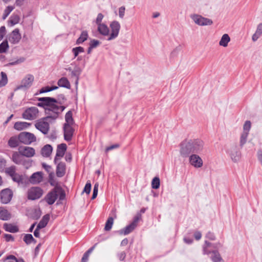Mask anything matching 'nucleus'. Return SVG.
I'll return each mask as SVG.
<instances>
[{"label":"nucleus","mask_w":262,"mask_h":262,"mask_svg":"<svg viewBox=\"0 0 262 262\" xmlns=\"http://www.w3.org/2000/svg\"><path fill=\"white\" fill-rule=\"evenodd\" d=\"M180 154L183 157H188L190 154L200 152L203 148L204 143L200 139L186 140L181 144Z\"/></svg>","instance_id":"f257e3e1"},{"label":"nucleus","mask_w":262,"mask_h":262,"mask_svg":"<svg viewBox=\"0 0 262 262\" xmlns=\"http://www.w3.org/2000/svg\"><path fill=\"white\" fill-rule=\"evenodd\" d=\"M38 100L41 102L38 103L37 106L45 108L46 115H51L54 113L59 114L65 108L63 106L59 105L57 100L53 98L41 97Z\"/></svg>","instance_id":"f03ea898"},{"label":"nucleus","mask_w":262,"mask_h":262,"mask_svg":"<svg viewBox=\"0 0 262 262\" xmlns=\"http://www.w3.org/2000/svg\"><path fill=\"white\" fill-rule=\"evenodd\" d=\"M59 114H53L51 115H47L46 117L38 120L35 124L36 128L44 134H47L49 130V122L51 120H54L58 117Z\"/></svg>","instance_id":"7ed1b4c3"},{"label":"nucleus","mask_w":262,"mask_h":262,"mask_svg":"<svg viewBox=\"0 0 262 262\" xmlns=\"http://www.w3.org/2000/svg\"><path fill=\"white\" fill-rule=\"evenodd\" d=\"M190 17L195 24L200 26H210L213 24L211 19L204 17L198 14H192Z\"/></svg>","instance_id":"20e7f679"},{"label":"nucleus","mask_w":262,"mask_h":262,"mask_svg":"<svg viewBox=\"0 0 262 262\" xmlns=\"http://www.w3.org/2000/svg\"><path fill=\"white\" fill-rule=\"evenodd\" d=\"M141 219V215H138L136 216L133 222L124 228L119 231L120 234L127 235L132 232L137 226L138 222Z\"/></svg>","instance_id":"39448f33"},{"label":"nucleus","mask_w":262,"mask_h":262,"mask_svg":"<svg viewBox=\"0 0 262 262\" xmlns=\"http://www.w3.org/2000/svg\"><path fill=\"white\" fill-rule=\"evenodd\" d=\"M111 33L107 38L108 40H112L117 38L119 35L121 26L117 20H114L110 25Z\"/></svg>","instance_id":"423d86ee"},{"label":"nucleus","mask_w":262,"mask_h":262,"mask_svg":"<svg viewBox=\"0 0 262 262\" xmlns=\"http://www.w3.org/2000/svg\"><path fill=\"white\" fill-rule=\"evenodd\" d=\"M42 194V189L38 187H32L29 189L27 192L28 199L30 200L38 199Z\"/></svg>","instance_id":"0eeeda50"},{"label":"nucleus","mask_w":262,"mask_h":262,"mask_svg":"<svg viewBox=\"0 0 262 262\" xmlns=\"http://www.w3.org/2000/svg\"><path fill=\"white\" fill-rule=\"evenodd\" d=\"M39 111L36 107H31L27 108L22 114L25 119L32 120L38 117Z\"/></svg>","instance_id":"6e6552de"},{"label":"nucleus","mask_w":262,"mask_h":262,"mask_svg":"<svg viewBox=\"0 0 262 262\" xmlns=\"http://www.w3.org/2000/svg\"><path fill=\"white\" fill-rule=\"evenodd\" d=\"M19 141L25 144H30L35 141L36 137L34 134L28 132H22L18 136Z\"/></svg>","instance_id":"1a4fd4ad"},{"label":"nucleus","mask_w":262,"mask_h":262,"mask_svg":"<svg viewBox=\"0 0 262 262\" xmlns=\"http://www.w3.org/2000/svg\"><path fill=\"white\" fill-rule=\"evenodd\" d=\"M189 162L190 164L196 168L203 166V161L202 158L196 154H190L189 156Z\"/></svg>","instance_id":"9d476101"},{"label":"nucleus","mask_w":262,"mask_h":262,"mask_svg":"<svg viewBox=\"0 0 262 262\" xmlns=\"http://www.w3.org/2000/svg\"><path fill=\"white\" fill-rule=\"evenodd\" d=\"M13 196V192L9 188L2 190L0 193L1 201L3 204L9 203Z\"/></svg>","instance_id":"9b49d317"},{"label":"nucleus","mask_w":262,"mask_h":262,"mask_svg":"<svg viewBox=\"0 0 262 262\" xmlns=\"http://www.w3.org/2000/svg\"><path fill=\"white\" fill-rule=\"evenodd\" d=\"M34 78L32 75L28 74L27 75L21 80V83L19 85H18L16 89H28L29 88L32 84V83L34 81Z\"/></svg>","instance_id":"f8f14e48"},{"label":"nucleus","mask_w":262,"mask_h":262,"mask_svg":"<svg viewBox=\"0 0 262 262\" xmlns=\"http://www.w3.org/2000/svg\"><path fill=\"white\" fill-rule=\"evenodd\" d=\"M58 187H55L45 196V200L49 205H52L57 199Z\"/></svg>","instance_id":"ddd939ff"},{"label":"nucleus","mask_w":262,"mask_h":262,"mask_svg":"<svg viewBox=\"0 0 262 262\" xmlns=\"http://www.w3.org/2000/svg\"><path fill=\"white\" fill-rule=\"evenodd\" d=\"M67 145L64 143H62L58 145L56 150V156L54 160L55 163H57L60 158L64 156L67 150Z\"/></svg>","instance_id":"4468645a"},{"label":"nucleus","mask_w":262,"mask_h":262,"mask_svg":"<svg viewBox=\"0 0 262 262\" xmlns=\"http://www.w3.org/2000/svg\"><path fill=\"white\" fill-rule=\"evenodd\" d=\"M19 152L23 156L30 158L34 156L35 154V151L33 147L25 146L19 148Z\"/></svg>","instance_id":"2eb2a0df"},{"label":"nucleus","mask_w":262,"mask_h":262,"mask_svg":"<svg viewBox=\"0 0 262 262\" xmlns=\"http://www.w3.org/2000/svg\"><path fill=\"white\" fill-rule=\"evenodd\" d=\"M228 152L233 162H236L239 160L240 151L236 146H231Z\"/></svg>","instance_id":"dca6fc26"},{"label":"nucleus","mask_w":262,"mask_h":262,"mask_svg":"<svg viewBox=\"0 0 262 262\" xmlns=\"http://www.w3.org/2000/svg\"><path fill=\"white\" fill-rule=\"evenodd\" d=\"M73 125L64 124V138L67 141H71L74 132Z\"/></svg>","instance_id":"f3484780"},{"label":"nucleus","mask_w":262,"mask_h":262,"mask_svg":"<svg viewBox=\"0 0 262 262\" xmlns=\"http://www.w3.org/2000/svg\"><path fill=\"white\" fill-rule=\"evenodd\" d=\"M20 39L21 35L19 32V30L18 29H15L10 35L9 40L11 43L16 44L19 41Z\"/></svg>","instance_id":"a211bd4d"},{"label":"nucleus","mask_w":262,"mask_h":262,"mask_svg":"<svg viewBox=\"0 0 262 262\" xmlns=\"http://www.w3.org/2000/svg\"><path fill=\"white\" fill-rule=\"evenodd\" d=\"M42 173L36 172L34 173L30 178L29 181L32 184H37L42 180Z\"/></svg>","instance_id":"6ab92c4d"},{"label":"nucleus","mask_w":262,"mask_h":262,"mask_svg":"<svg viewBox=\"0 0 262 262\" xmlns=\"http://www.w3.org/2000/svg\"><path fill=\"white\" fill-rule=\"evenodd\" d=\"M66 166L64 162H57L56 175L58 177H62L66 173Z\"/></svg>","instance_id":"aec40b11"},{"label":"nucleus","mask_w":262,"mask_h":262,"mask_svg":"<svg viewBox=\"0 0 262 262\" xmlns=\"http://www.w3.org/2000/svg\"><path fill=\"white\" fill-rule=\"evenodd\" d=\"M11 218V214L4 207H0V219L8 221Z\"/></svg>","instance_id":"412c9836"},{"label":"nucleus","mask_w":262,"mask_h":262,"mask_svg":"<svg viewBox=\"0 0 262 262\" xmlns=\"http://www.w3.org/2000/svg\"><path fill=\"white\" fill-rule=\"evenodd\" d=\"M81 69L80 67L76 66L73 71H72L71 76L72 78H75V84L77 85L78 83L79 77L81 73Z\"/></svg>","instance_id":"4be33fe9"},{"label":"nucleus","mask_w":262,"mask_h":262,"mask_svg":"<svg viewBox=\"0 0 262 262\" xmlns=\"http://www.w3.org/2000/svg\"><path fill=\"white\" fill-rule=\"evenodd\" d=\"M31 125V123L18 121L16 122L14 125V128L17 130H21L28 128Z\"/></svg>","instance_id":"5701e85b"},{"label":"nucleus","mask_w":262,"mask_h":262,"mask_svg":"<svg viewBox=\"0 0 262 262\" xmlns=\"http://www.w3.org/2000/svg\"><path fill=\"white\" fill-rule=\"evenodd\" d=\"M262 35V23L259 24L256 28L255 32L252 36V40L255 42Z\"/></svg>","instance_id":"b1692460"},{"label":"nucleus","mask_w":262,"mask_h":262,"mask_svg":"<svg viewBox=\"0 0 262 262\" xmlns=\"http://www.w3.org/2000/svg\"><path fill=\"white\" fill-rule=\"evenodd\" d=\"M24 158H23V156L21 155L19 152H17L16 151L14 152L12 155L11 160L12 161L16 164L20 165L22 163Z\"/></svg>","instance_id":"393cba45"},{"label":"nucleus","mask_w":262,"mask_h":262,"mask_svg":"<svg viewBox=\"0 0 262 262\" xmlns=\"http://www.w3.org/2000/svg\"><path fill=\"white\" fill-rule=\"evenodd\" d=\"M98 31L102 35L108 36L110 35L109 28L104 24H102L98 26Z\"/></svg>","instance_id":"a878e982"},{"label":"nucleus","mask_w":262,"mask_h":262,"mask_svg":"<svg viewBox=\"0 0 262 262\" xmlns=\"http://www.w3.org/2000/svg\"><path fill=\"white\" fill-rule=\"evenodd\" d=\"M52 150V147L49 144H47L41 149V155L43 157H48L51 154Z\"/></svg>","instance_id":"bb28decb"},{"label":"nucleus","mask_w":262,"mask_h":262,"mask_svg":"<svg viewBox=\"0 0 262 262\" xmlns=\"http://www.w3.org/2000/svg\"><path fill=\"white\" fill-rule=\"evenodd\" d=\"M4 228L6 231L11 233H16L18 231L17 226L12 224H4Z\"/></svg>","instance_id":"cd10ccee"},{"label":"nucleus","mask_w":262,"mask_h":262,"mask_svg":"<svg viewBox=\"0 0 262 262\" xmlns=\"http://www.w3.org/2000/svg\"><path fill=\"white\" fill-rule=\"evenodd\" d=\"M230 37L228 34H224L221 37L219 41L220 46L226 47L228 46V43L230 41Z\"/></svg>","instance_id":"c85d7f7f"},{"label":"nucleus","mask_w":262,"mask_h":262,"mask_svg":"<svg viewBox=\"0 0 262 262\" xmlns=\"http://www.w3.org/2000/svg\"><path fill=\"white\" fill-rule=\"evenodd\" d=\"M60 87H63L67 89H70L71 85L68 79L66 77H62L59 79L57 82Z\"/></svg>","instance_id":"c756f323"},{"label":"nucleus","mask_w":262,"mask_h":262,"mask_svg":"<svg viewBox=\"0 0 262 262\" xmlns=\"http://www.w3.org/2000/svg\"><path fill=\"white\" fill-rule=\"evenodd\" d=\"M49 220L50 215L49 214H46L44 215L37 226L38 228L41 229L45 227L47 225Z\"/></svg>","instance_id":"7c9ffc66"},{"label":"nucleus","mask_w":262,"mask_h":262,"mask_svg":"<svg viewBox=\"0 0 262 262\" xmlns=\"http://www.w3.org/2000/svg\"><path fill=\"white\" fill-rule=\"evenodd\" d=\"M66 123L64 124L73 125L74 123V120L72 117V113L71 111L67 112L65 115Z\"/></svg>","instance_id":"2f4dec72"},{"label":"nucleus","mask_w":262,"mask_h":262,"mask_svg":"<svg viewBox=\"0 0 262 262\" xmlns=\"http://www.w3.org/2000/svg\"><path fill=\"white\" fill-rule=\"evenodd\" d=\"M20 18L19 16L17 14H13L9 18L8 20L9 24H10L11 26H13L17 24H18Z\"/></svg>","instance_id":"473e14b6"},{"label":"nucleus","mask_w":262,"mask_h":262,"mask_svg":"<svg viewBox=\"0 0 262 262\" xmlns=\"http://www.w3.org/2000/svg\"><path fill=\"white\" fill-rule=\"evenodd\" d=\"M88 37V32L86 31L82 32L80 37L77 39L76 44L79 45L85 41Z\"/></svg>","instance_id":"72a5a7b5"},{"label":"nucleus","mask_w":262,"mask_h":262,"mask_svg":"<svg viewBox=\"0 0 262 262\" xmlns=\"http://www.w3.org/2000/svg\"><path fill=\"white\" fill-rule=\"evenodd\" d=\"M213 262H224L221 255L217 251H213L211 257Z\"/></svg>","instance_id":"f704fd0d"},{"label":"nucleus","mask_w":262,"mask_h":262,"mask_svg":"<svg viewBox=\"0 0 262 262\" xmlns=\"http://www.w3.org/2000/svg\"><path fill=\"white\" fill-rule=\"evenodd\" d=\"M24 241L26 244L29 245L32 243H36V241L33 238L31 234H27L24 237Z\"/></svg>","instance_id":"c9c22d12"},{"label":"nucleus","mask_w":262,"mask_h":262,"mask_svg":"<svg viewBox=\"0 0 262 262\" xmlns=\"http://www.w3.org/2000/svg\"><path fill=\"white\" fill-rule=\"evenodd\" d=\"M11 178L13 181L17 183L18 184L23 183V176L19 173H16Z\"/></svg>","instance_id":"e433bc0d"},{"label":"nucleus","mask_w":262,"mask_h":262,"mask_svg":"<svg viewBox=\"0 0 262 262\" xmlns=\"http://www.w3.org/2000/svg\"><path fill=\"white\" fill-rule=\"evenodd\" d=\"M114 223V219L112 217L108 218L105 225L104 229L106 231H109L111 229Z\"/></svg>","instance_id":"4c0bfd02"},{"label":"nucleus","mask_w":262,"mask_h":262,"mask_svg":"<svg viewBox=\"0 0 262 262\" xmlns=\"http://www.w3.org/2000/svg\"><path fill=\"white\" fill-rule=\"evenodd\" d=\"M2 79L0 80V88L5 86L8 82L7 75L4 72L1 73Z\"/></svg>","instance_id":"58836bf2"},{"label":"nucleus","mask_w":262,"mask_h":262,"mask_svg":"<svg viewBox=\"0 0 262 262\" xmlns=\"http://www.w3.org/2000/svg\"><path fill=\"white\" fill-rule=\"evenodd\" d=\"M248 135L249 133L243 132L240 138V145L241 146H243L246 143Z\"/></svg>","instance_id":"ea45409f"},{"label":"nucleus","mask_w":262,"mask_h":262,"mask_svg":"<svg viewBox=\"0 0 262 262\" xmlns=\"http://www.w3.org/2000/svg\"><path fill=\"white\" fill-rule=\"evenodd\" d=\"M160 179L158 177L154 178L151 182L152 188L154 189H158L160 187Z\"/></svg>","instance_id":"a19ab883"},{"label":"nucleus","mask_w":262,"mask_h":262,"mask_svg":"<svg viewBox=\"0 0 262 262\" xmlns=\"http://www.w3.org/2000/svg\"><path fill=\"white\" fill-rule=\"evenodd\" d=\"M72 51L74 54V58H75L78 55L79 53L84 52V50L83 47H78L73 48Z\"/></svg>","instance_id":"79ce46f5"},{"label":"nucleus","mask_w":262,"mask_h":262,"mask_svg":"<svg viewBox=\"0 0 262 262\" xmlns=\"http://www.w3.org/2000/svg\"><path fill=\"white\" fill-rule=\"evenodd\" d=\"M9 48L7 41H4L0 44V53H5Z\"/></svg>","instance_id":"37998d69"},{"label":"nucleus","mask_w":262,"mask_h":262,"mask_svg":"<svg viewBox=\"0 0 262 262\" xmlns=\"http://www.w3.org/2000/svg\"><path fill=\"white\" fill-rule=\"evenodd\" d=\"M6 260H8V262H25L23 259H17L12 255H10L6 257Z\"/></svg>","instance_id":"c03bdc74"},{"label":"nucleus","mask_w":262,"mask_h":262,"mask_svg":"<svg viewBox=\"0 0 262 262\" xmlns=\"http://www.w3.org/2000/svg\"><path fill=\"white\" fill-rule=\"evenodd\" d=\"M16 168L14 166H11L5 169V172L7 173L11 177L14 175L16 172L15 171Z\"/></svg>","instance_id":"a18cd8bd"},{"label":"nucleus","mask_w":262,"mask_h":262,"mask_svg":"<svg viewBox=\"0 0 262 262\" xmlns=\"http://www.w3.org/2000/svg\"><path fill=\"white\" fill-rule=\"evenodd\" d=\"M8 145L11 147H16L18 145L17 139L15 137H11L8 141Z\"/></svg>","instance_id":"49530a36"},{"label":"nucleus","mask_w":262,"mask_h":262,"mask_svg":"<svg viewBox=\"0 0 262 262\" xmlns=\"http://www.w3.org/2000/svg\"><path fill=\"white\" fill-rule=\"evenodd\" d=\"M251 127V123L250 121L247 120L245 121L243 126V132L249 133Z\"/></svg>","instance_id":"de8ad7c7"},{"label":"nucleus","mask_w":262,"mask_h":262,"mask_svg":"<svg viewBox=\"0 0 262 262\" xmlns=\"http://www.w3.org/2000/svg\"><path fill=\"white\" fill-rule=\"evenodd\" d=\"M32 161L24 158L20 165H23L26 169H28L32 166Z\"/></svg>","instance_id":"09e8293b"},{"label":"nucleus","mask_w":262,"mask_h":262,"mask_svg":"<svg viewBox=\"0 0 262 262\" xmlns=\"http://www.w3.org/2000/svg\"><path fill=\"white\" fill-rule=\"evenodd\" d=\"M7 161L2 158L0 157V172H3L6 169Z\"/></svg>","instance_id":"8fccbe9b"},{"label":"nucleus","mask_w":262,"mask_h":262,"mask_svg":"<svg viewBox=\"0 0 262 262\" xmlns=\"http://www.w3.org/2000/svg\"><path fill=\"white\" fill-rule=\"evenodd\" d=\"M13 9L14 8L12 6H8L5 10L3 18L5 19L10 13V12L13 10Z\"/></svg>","instance_id":"3c124183"},{"label":"nucleus","mask_w":262,"mask_h":262,"mask_svg":"<svg viewBox=\"0 0 262 262\" xmlns=\"http://www.w3.org/2000/svg\"><path fill=\"white\" fill-rule=\"evenodd\" d=\"M25 60V58L20 57L19 59H18L17 60H16L13 62H9V63H8L7 64V66H10L16 65V64H19V63H21L24 62Z\"/></svg>","instance_id":"603ef678"},{"label":"nucleus","mask_w":262,"mask_h":262,"mask_svg":"<svg viewBox=\"0 0 262 262\" xmlns=\"http://www.w3.org/2000/svg\"><path fill=\"white\" fill-rule=\"evenodd\" d=\"M98 187H99V184L98 183H95L94 188H93V195L92 196V199L94 200L95 199L98 194Z\"/></svg>","instance_id":"864d4df0"},{"label":"nucleus","mask_w":262,"mask_h":262,"mask_svg":"<svg viewBox=\"0 0 262 262\" xmlns=\"http://www.w3.org/2000/svg\"><path fill=\"white\" fill-rule=\"evenodd\" d=\"M91 190V184L90 181H88L84 186L83 192H85L86 194H89Z\"/></svg>","instance_id":"5fc2aeb1"},{"label":"nucleus","mask_w":262,"mask_h":262,"mask_svg":"<svg viewBox=\"0 0 262 262\" xmlns=\"http://www.w3.org/2000/svg\"><path fill=\"white\" fill-rule=\"evenodd\" d=\"M58 189L57 196H59V200H63L66 196L65 192L61 188L59 187H58Z\"/></svg>","instance_id":"6e6d98bb"},{"label":"nucleus","mask_w":262,"mask_h":262,"mask_svg":"<svg viewBox=\"0 0 262 262\" xmlns=\"http://www.w3.org/2000/svg\"><path fill=\"white\" fill-rule=\"evenodd\" d=\"M100 44V41L98 40L93 39L91 41L90 46L91 48H95Z\"/></svg>","instance_id":"4d7b16f0"},{"label":"nucleus","mask_w":262,"mask_h":262,"mask_svg":"<svg viewBox=\"0 0 262 262\" xmlns=\"http://www.w3.org/2000/svg\"><path fill=\"white\" fill-rule=\"evenodd\" d=\"M210 243L205 241V244L203 246V253L204 254H208L210 252L207 250V248L210 246Z\"/></svg>","instance_id":"13d9d810"},{"label":"nucleus","mask_w":262,"mask_h":262,"mask_svg":"<svg viewBox=\"0 0 262 262\" xmlns=\"http://www.w3.org/2000/svg\"><path fill=\"white\" fill-rule=\"evenodd\" d=\"M125 8L122 6L119 8V16L120 18H123L125 14Z\"/></svg>","instance_id":"bf43d9fd"},{"label":"nucleus","mask_w":262,"mask_h":262,"mask_svg":"<svg viewBox=\"0 0 262 262\" xmlns=\"http://www.w3.org/2000/svg\"><path fill=\"white\" fill-rule=\"evenodd\" d=\"M103 18V15L102 13H99L97 15L96 20V23L97 24V25H99L100 24H102L101 23L102 19Z\"/></svg>","instance_id":"052dcab7"},{"label":"nucleus","mask_w":262,"mask_h":262,"mask_svg":"<svg viewBox=\"0 0 262 262\" xmlns=\"http://www.w3.org/2000/svg\"><path fill=\"white\" fill-rule=\"evenodd\" d=\"M6 33V28L4 26L0 28V41L3 39Z\"/></svg>","instance_id":"680f3d73"},{"label":"nucleus","mask_w":262,"mask_h":262,"mask_svg":"<svg viewBox=\"0 0 262 262\" xmlns=\"http://www.w3.org/2000/svg\"><path fill=\"white\" fill-rule=\"evenodd\" d=\"M126 256V253L123 251L118 254V257L120 260H123Z\"/></svg>","instance_id":"e2e57ef3"},{"label":"nucleus","mask_w":262,"mask_h":262,"mask_svg":"<svg viewBox=\"0 0 262 262\" xmlns=\"http://www.w3.org/2000/svg\"><path fill=\"white\" fill-rule=\"evenodd\" d=\"M5 238L6 241L7 242L14 241V238H13V236L11 234H6L5 235Z\"/></svg>","instance_id":"0e129e2a"},{"label":"nucleus","mask_w":262,"mask_h":262,"mask_svg":"<svg viewBox=\"0 0 262 262\" xmlns=\"http://www.w3.org/2000/svg\"><path fill=\"white\" fill-rule=\"evenodd\" d=\"M206 237L211 239V240H214L215 239V236L213 234V233H211V232H209L206 234Z\"/></svg>","instance_id":"69168bd1"},{"label":"nucleus","mask_w":262,"mask_h":262,"mask_svg":"<svg viewBox=\"0 0 262 262\" xmlns=\"http://www.w3.org/2000/svg\"><path fill=\"white\" fill-rule=\"evenodd\" d=\"M50 91H51V90L50 89V87L46 86V87H44V88H42V89H41L39 91V93H43L45 92H50Z\"/></svg>","instance_id":"338daca9"},{"label":"nucleus","mask_w":262,"mask_h":262,"mask_svg":"<svg viewBox=\"0 0 262 262\" xmlns=\"http://www.w3.org/2000/svg\"><path fill=\"white\" fill-rule=\"evenodd\" d=\"M89 255L85 253L81 259V262H88L89 259Z\"/></svg>","instance_id":"774afa93"}]
</instances>
